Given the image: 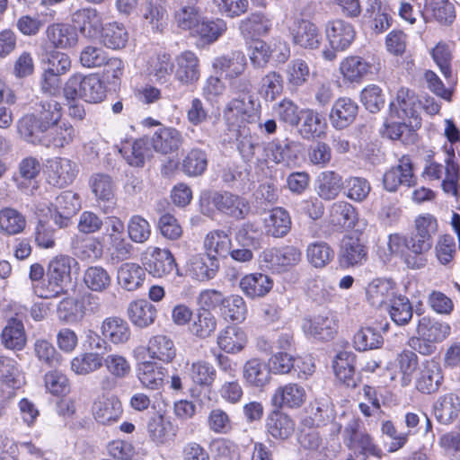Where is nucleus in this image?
<instances>
[{"label":"nucleus","mask_w":460,"mask_h":460,"mask_svg":"<svg viewBox=\"0 0 460 460\" xmlns=\"http://www.w3.org/2000/svg\"><path fill=\"white\" fill-rule=\"evenodd\" d=\"M61 118L62 107L58 102L41 101L36 103L33 113L24 115L18 121V132L27 140L60 122Z\"/></svg>","instance_id":"f257e3e1"},{"label":"nucleus","mask_w":460,"mask_h":460,"mask_svg":"<svg viewBox=\"0 0 460 460\" xmlns=\"http://www.w3.org/2000/svg\"><path fill=\"white\" fill-rule=\"evenodd\" d=\"M454 149L447 151L444 158V164L434 160H427L423 169V175L429 181H440V186L445 194L455 198L459 197L460 170L455 161Z\"/></svg>","instance_id":"f03ea898"},{"label":"nucleus","mask_w":460,"mask_h":460,"mask_svg":"<svg viewBox=\"0 0 460 460\" xmlns=\"http://www.w3.org/2000/svg\"><path fill=\"white\" fill-rule=\"evenodd\" d=\"M64 95L67 100L82 99L89 103H100L106 98V86L97 75L75 74L66 81Z\"/></svg>","instance_id":"7ed1b4c3"},{"label":"nucleus","mask_w":460,"mask_h":460,"mask_svg":"<svg viewBox=\"0 0 460 460\" xmlns=\"http://www.w3.org/2000/svg\"><path fill=\"white\" fill-rule=\"evenodd\" d=\"M75 260L69 256H57L49 265V287L39 296L44 298L57 297L64 294L63 283L70 279L71 262Z\"/></svg>","instance_id":"20e7f679"},{"label":"nucleus","mask_w":460,"mask_h":460,"mask_svg":"<svg viewBox=\"0 0 460 460\" xmlns=\"http://www.w3.org/2000/svg\"><path fill=\"white\" fill-rule=\"evenodd\" d=\"M76 136V131L68 121L58 122L45 132L36 134L26 141L47 147L63 148L70 145Z\"/></svg>","instance_id":"39448f33"},{"label":"nucleus","mask_w":460,"mask_h":460,"mask_svg":"<svg viewBox=\"0 0 460 460\" xmlns=\"http://www.w3.org/2000/svg\"><path fill=\"white\" fill-rule=\"evenodd\" d=\"M444 382L442 367L434 358L423 360L415 377V388L423 394L438 392Z\"/></svg>","instance_id":"423d86ee"},{"label":"nucleus","mask_w":460,"mask_h":460,"mask_svg":"<svg viewBox=\"0 0 460 460\" xmlns=\"http://www.w3.org/2000/svg\"><path fill=\"white\" fill-rule=\"evenodd\" d=\"M105 236L111 254L118 261H125L131 255L133 246L124 237V223L117 217H107Z\"/></svg>","instance_id":"0eeeda50"},{"label":"nucleus","mask_w":460,"mask_h":460,"mask_svg":"<svg viewBox=\"0 0 460 460\" xmlns=\"http://www.w3.org/2000/svg\"><path fill=\"white\" fill-rule=\"evenodd\" d=\"M258 117L252 95L232 99L224 111V118L229 124L252 123Z\"/></svg>","instance_id":"6e6552de"},{"label":"nucleus","mask_w":460,"mask_h":460,"mask_svg":"<svg viewBox=\"0 0 460 460\" xmlns=\"http://www.w3.org/2000/svg\"><path fill=\"white\" fill-rule=\"evenodd\" d=\"M90 186L98 206L105 214H111L116 207L115 183L105 173H95L90 179Z\"/></svg>","instance_id":"1a4fd4ad"},{"label":"nucleus","mask_w":460,"mask_h":460,"mask_svg":"<svg viewBox=\"0 0 460 460\" xmlns=\"http://www.w3.org/2000/svg\"><path fill=\"white\" fill-rule=\"evenodd\" d=\"M293 43L305 49H318L322 34L315 24L308 20L296 19L288 27Z\"/></svg>","instance_id":"9d476101"},{"label":"nucleus","mask_w":460,"mask_h":460,"mask_svg":"<svg viewBox=\"0 0 460 460\" xmlns=\"http://www.w3.org/2000/svg\"><path fill=\"white\" fill-rule=\"evenodd\" d=\"M345 441H349L348 447H358L364 455H371L381 457L382 450L374 443L373 438L362 430L361 422L358 420H351L344 429Z\"/></svg>","instance_id":"9b49d317"},{"label":"nucleus","mask_w":460,"mask_h":460,"mask_svg":"<svg viewBox=\"0 0 460 460\" xmlns=\"http://www.w3.org/2000/svg\"><path fill=\"white\" fill-rule=\"evenodd\" d=\"M211 202L218 211L236 219L244 218L250 210L245 199L229 191L214 192Z\"/></svg>","instance_id":"f8f14e48"},{"label":"nucleus","mask_w":460,"mask_h":460,"mask_svg":"<svg viewBox=\"0 0 460 460\" xmlns=\"http://www.w3.org/2000/svg\"><path fill=\"white\" fill-rule=\"evenodd\" d=\"M383 183L388 191H395L401 185L412 186L415 177L412 164L409 156H402L398 164L391 167L383 177Z\"/></svg>","instance_id":"ddd939ff"},{"label":"nucleus","mask_w":460,"mask_h":460,"mask_svg":"<svg viewBox=\"0 0 460 460\" xmlns=\"http://www.w3.org/2000/svg\"><path fill=\"white\" fill-rule=\"evenodd\" d=\"M367 247L360 235L351 233L341 240L340 250V261L345 267L362 264L367 260Z\"/></svg>","instance_id":"4468645a"},{"label":"nucleus","mask_w":460,"mask_h":460,"mask_svg":"<svg viewBox=\"0 0 460 460\" xmlns=\"http://www.w3.org/2000/svg\"><path fill=\"white\" fill-rule=\"evenodd\" d=\"M305 333L319 340L329 341L333 339L337 332V323L329 314H321L310 318H305L302 323Z\"/></svg>","instance_id":"2eb2a0df"},{"label":"nucleus","mask_w":460,"mask_h":460,"mask_svg":"<svg viewBox=\"0 0 460 460\" xmlns=\"http://www.w3.org/2000/svg\"><path fill=\"white\" fill-rule=\"evenodd\" d=\"M92 412L98 423L112 425L118 422L122 415V404L116 396H102L93 402Z\"/></svg>","instance_id":"dca6fc26"},{"label":"nucleus","mask_w":460,"mask_h":460,"mask_svg":"<svg viewBox=\"0 0 460 460\" xmlns=\"http://www.w3.org/2000/svg\"><path fill=\"white\" fill-rule=\"evenodd\" d=\"M145 265L146 270L155 278L166 277L177 269L172 253L167 249L158 247L151 249Z\"/></svg>","instance_id":"f3484780"},{"label":"nucleus","mask_w":460,"mask_h":460,"mask_svg":"<svg viewBox=\"0 0 460 460\" xmlns=\"http://www.w3.org/2000/svg\"><path fill=\"white\" fill-rule=\"evenodd\" d=\"M306 400L305 389L296 383H289L278 387L272 397V404L277 408H299Z\"/></svg>","instance_id":"a211bd4d"},{"label":"nucleus","mask_w":460,"mask_h":460,"mask_svg":"<svg viewBox=\"0 0 460 460\" xmlns=\"http://www.w3.org/2000/svg\"><path fill=\"white\" fill-rule=\"evenodd\" d=\"M326 37L332 49L345 50L355 39L354 27L342 20L329 22L325 27Z\"/></svg>","instance_id":"6ab92c4d"},{"label":"nucleus","mask_w":460,"mask_h":460,"mask_svg":"<svg viewBox=\"0 0 460 460\" xmlns=\"http://www.w3.org/2000/svg\"><path fill=\"white\" fill-rule=\"evenodd\" d=\"M75 175V164L69 159L57 157L49 161L48 170V181L49 184L63 188L72 183Z\"/></svg>","instance_id":"aec40b11"},{"label":"nucleus","mask_w":460,"mask_h":460,"mask_svg":"<svg viewBox=\"0 0 460 460\" xmlns=\"http://www.w3.org/2000/svg\"><path fill=\"white\" fill-rule=\"evenodd\" d=\"M0 340L5 349L22 350L27 342V335L22 321L18 317L8 318L2 330Z\"/></svg>","instance_id":"412c9836"},{"label":"nucleus","mask_w":460,"mask_h":460,"mask_svg":"<svg viewBox=\"0 0 460 460\" xmlns=\"http://www.w3.org/2000/svg\"><path fill=\"white\" fill-rule=\"evenodd\" d=\"M177 9L174 13V22L180 29L193 31L202 17L200 7L197 5L199 0H175Z\"/></svg>","instance_id":"4be33fe9"},{"label":"nucleus","mask_w":460,"mask_h":460,"mask_svg":"<svg viewBox=\"0 0 460 460\" xmlns=\"http://www.w3.org/2000/svg\"><path fill=\"white\" fill-rule=\"evenodd\" d=\"M175 78L182 84H192L200 76L199 60L192 51H184L176 58Z\"/></svg>","instance_id":"5701e85b"},{"label":"nucleus","mask_w":460,"mask_h":460,"mask_svg":"<svg viewBox=\"0 0 460 460\" xmlns=\"http://www.w3.org/2000/svg\"><path fill=\"white\" fill-rule=\"evenodd\" d=\"M433 412L440 424L453 423L460 414V397L455 393L439 396L433 405Z\"/></svg>","instance_id":"b1692460"},{"label":"nucleus","mask_w":460,"mask_h":460,"mask_svg":"<svg viewBox=\"0 0 460 460\" xmlns=\"http://www.w3.org/2000/svg\"><path fill=\"white\" fill-rule=\"evenodd\" d=\"M183 143L181 133L172 127L159 128L151 138L153 148L157 153L168 155L176 152Z\"/></svg>","instance_id":"393cba45"},{"label":"nucleus","mask_w":460,"mask_h":460,"mask_svg":"<svg viewBox=\"0 0 460 460\" xmlns=\"http://www.w3.org/2000/svg\"><path fill=\"white\" fill-rule=\"evenodd\" d=\"M300 121L298 132L304 139L314 140L325 135L327 123L317 111L312 109L301 110Z\"/></svg>","instance_id":"a878e982"},{"label":"nucleus","mask_w":460,"mask_h":460,"mask_svg":"<svg viewBox=\"0 0 460 460\" xmlns=\"http://www.w3.org/2000/svg\"><path fill=\"white\" fill-rule=\"evenodd\" d=\"M272 22L262 13H251L239 22V31L245 40H256L270 33Z\"/></svg>","instance_id":"bb28decb"},{"label":"nucleus","mask_w":460,"mask_h":460,"mask_svg":"<svg viewBox=\"0 0 460 460\" xmlns=\"http://www.w3.org/2000/svg\"><path fill=\"white\" fill-rule=\"evenodd\" d=\"M433 242H429L411 233L407 237L406 249L410 253L404 256V262L410 269H421L427 263L425 253L432 247Z\"/></svg>","instance_id":"cd10ccee"},{"label":"nucleus","mask_w":460,"mask_h":460,"mask_svg":"<svg viewBox=\"0 0 460 460\" xmlns=\"http://www.w3.org/2000/svg\"><path fill=\"white\" fill-rule=\"evenodd\" d=\"M358 114V105L349 98H340L332 105L330 112L332 126L339 130L349 127Z\"/></svg>","instance_id":"c85d7f7f"},{"label":"nucleus","mask_w":460,"mask_h":460,"mask_svg":"<svg viewBox=\"0 0 460 460\" xmlns=\"http://www.w3.org/2000/svg\"><path fill=\"white\" fill-rule=\"evenodd\" d=\"M137 377L145 388L159 390L165 384L168 371L155 362L145 361L138 366Z\"/></svg>","instance_id":"c756f323"},{"label":"nucleus","mask_w":460,"mask_h":460,"mask_svg":"<svg viewBox=\"0 0 460 460\" xmlns=\"http://www.w3.org/2000/svg\"><path fill=\"white\" fill-rule=\"evenodd\" d=\"M72 21L79 27L80 31L89 37H95L102 29V16L94 8L87 7L75 11Z\"/></svg>","instance_id":"7c9ffc66"},{"label":"nucleus","mask_w":460,"mask_h":460,"mask_svg":"<svg viewBox=\"0 0 460 460\" xmlns=\"http://www.w3.org/2000/svg\"><path fill=\"white\" fill-rule=\"evenodd\" d=\"M218 269V259L210 253L197 254L190 261V274L199 281L214 279Z\"/></svg>","instance_id":"2f4dec72"},{"label":"nucleus","mask_w":460,"mask_h":460,"mask_svg":"<svg viewBox=\"0 0 460 460\" xmlns=\"http://www.w3.org/2000/svg\"><path fill=\"white\" fill-rule=\"evenodd\" d=\"M213 68L225 74L226 78H235L241 75L247 66L245 55L241 51L217 57L213 61Z\"/></svg>","instance_id":"473e14b6"},{"label":"nucleus","mask_w":460,"mask_h":460,"mask_svg":"<svg viewBox=\"0 0 460 460\" xmlns=\"http://www.w3.org/2000/svg\"><path fill=\"white\" fill-rule=\"evenodd\" d=\"M127 314L135 326L146 328L155 323L157 310L149 301L138 299L129 303Z\"/></svg>","instance_id":"72a5a7b5"},{"label":"nucleus","mask_w":460,"mask_h":460,"mask_svg":"<svg viewBox=\"0 0 460 460\" xmlns=\"http://www.w3.org/2000/svg\"><path fill=\"white\" fill-rule=\"evenodd\" d=\"M146 279V269L134 262L122 263L117 271L118 284L127 291H135Z\"/></svg>","instance_id":"f704fd0d"},{"label":"nucleus","mask_w":460,"mask_h":460,"mask_svg":"<svg viewBox=\"0 0 460 460\" xmlns=\"http://www.w3.org/2000/svg\"><path fill=\"white\" fill-rule=\"evenodd\" d=\"M271 279L262 273H250L243 276L239 287L243 293L250 298H258L266 296L272 288Z\"/></svg>","instance_id":"c9c22d12"},{"label":"nucleus","mask_w":460,"mask_h":460,"mask_svg":"<svg viewBox=\"0 0 460 460\" xmlns=\"http://www.w3.org/2000/svg\"><path fill=\"white\" fill-rule=\"evenodd\" d=\"M368 303L373 307H382L387 305L395 296L393 282L387 279H376L370 282L366 288Z\"/></svg>","instance_id":"e433bc0d"},{"label":"nucleus","mask_w":460,"mask_h":460,"mask_svg":"<svg viewBox=\"0 0 460 460\" xmlns=\"http://www.w3.org/2000/svg\"><path fill=\"white\" fill-rule=\"evenodd\" d=\"M451 327L448 323L423 316L418 321L416 334L422 335L428 341L436 344L442 342L450 334Z\"/></svg>","instance_id":"4c0bfd02"},{"label":"nucleus","mask_w":460,"mask_h":460,"mask_svg":"<svg viewBox=\"0 0 460 460\" xmlns=\"http://www.w3.org/2000/svg\"><path fill=\"white\" fill-rule=\"evenodd\" d=\"M127 163L131 166L141 167L152 156L148 141L145 138L126 141L119 149Z\"/></svg>","instance_id":"58836bf2"},{"label":"nucleus","mask_w":460,"mask_h":460,"mask_svg":"<svg viewBox=\"0 0 460 460\" xmlns=\"http://www.w3.org/2000/svg\"><path fill=\"white\" fill-rule=\"evenodd\" d=\"M291 217L283 208L277 207L270 210L264 219V229L268 235L275 238L286 236L291 228Z\"/></svg>","instance_id":"ea45409f"},{"label":"nucleus","mask_w":460,"mask_h":460,"mask_svg":"<svg viewBox=\"0 0 460 460\" xmlns=\"http://www.w3.org/2000/svg\"><path fill=\"white\" fill-rule=\"evenodd\" d=\"M101 332L105 340L113 344L126 343L130 338L128 323L119 317H108L102 323Z\"/></svg>","instance_id":"a19ab883"},{"label":"nucleus","mask_w":460,"mask_h":460,"mask_svg":"<svg viewBox=\"0 0 460 460\" xmlns=\"http://www.w3.org/2000/svg\"><path fill=\"white\" fill-rule=\"evenodd\" d=\"M356 358L351 352H340L334 361L333 369L336 376L347 386H356Z\"/></svg>","instance_id":"79ce46f5"},{"label":"nucleus","mask_w":460,"mask_h":460,"mask_svg":"<svg viewBox=\"0 0 460 460\" xmlns=\"http://www.w3.org/2000/svg\"><path fill=\"white\" fill-rule=\"evenodd\" d=\"M246 343V333L238 326H228L217 336L219 348L226 353H237L245 347Z\"/></svg>","instance_id":"37998d69"},{"label":"nucleus","mask_w":460,"mask_h":460,"mask_svg":"<svg viewBox=\"0 0 460 460\" xmlns=\"http://www.w3.org/2000/svg\"><path fill=\"white\" fill-rule=\"evenodd\" d=\"M147 431L155 444L164 445L174 438L178 427L163 416H157L148 421Z\"/></svg>","instance_id":"c03bdc74"},{"label":"nucleus","mask_w":460,"mask_h":460,"mask_svg":"<svg viewBox=\"0 0 460 460\" xmlns=\"http://www.w3.org/2000/svg\"><path fill=\"white\" fill-rule=\"evenodd\" d=\"M330 223L338 228H353L357 221L356 208L346 201H338L330 208Z\"/></svg>","instance_id":"a18cd8bd"},{"label":"nucleus","mask_w":460,"mask_h":460,"mask_svg":"<svg viewBox=\"0 0 460 460\" xmlns=\"http://www.w3.org/2000/svg\"><path fill=\"white\" fill-rule=\"evenodd\" d=\"M396 106L399 108V111H396L398 118L402 119L412 118L417 120L420 101L412 91L408 88H401L397 92L396 103L391 102V110L393 111Z\"/></svg>","instance_id":"49530a36"},{"label":"nucleus","mask_w":460,"mask_h":460,"mask_svg":"<svg viewBox=\"0 0 460 460\" xmlns=\"http://www.w3.org/2000/svg\"><path fill=\"white\" fill-rule=\"evenodd\" d=\"M226 31V22L224 20L201 17L190 34L199 37L203 42L210 44L217 40Z\"/></svg>","instance_id":"de8ad7c7"},{"label":"nucleus","mask_w":460,"mask_h":460,"mask_svg":"<svg viewBox=\"0 0 460 460\" xmlns=\"http://www.w3.org/2000/svg\"><path fill=\"white\" fill-rule=\"evenodd\" d=\"M243 376L249 385L262 387L270 382V370L262 360L252 358L243 365Z\"/></svg>","instance_id":"09e8293b"},{"label":"nucleus","mask_w":460,"mask_h":460,"mask_svg":"<svg viewBox=\"0 0 460 460\" xmlns=\"http://www.w3.org/2000/svg\"><path fill=\"white\" fill-rule=\"evenodd\" d=\"M268 432L275 438L287 439L295 430V423L291 418L281 411H272L267 418Z\"/></svg>","instance_id":"8fccbe9b"},{"label":"nucleus","mask_w":460,"mask_h":460,"mask_svg":"<svg viewBox=\"0 0 460 460\" xmlns=\"http://www.w3.org/2000/svg\"><path fill=\"white\" fill-rule=\"evenodd\" d=\"M47 38L56 48L66 49L77 42L75 29L67 24H52L46 31Z\"/></svg>","instance_id":"3c124183"},{"label":"nucleus","mask_w":460,"mask_h":460,"mask_svg":"<svg viewBox=\"0 0 460 460\" xmlns=\"http://www.w3.org/2000/svg\"><path fill=\"white\" fill-rule=\"evenodd\" d=\"M342 188L341 176L333 171H326L319 176L316 192L321 199L332 200L338 197Z\"/></svg>","instance_id":"603ef678"},{"label":"nucleus","mask_w":460,"mask_h":460,"mask_svg":"<svg viewBox=\"0 0 460 460\" xmlns=\"http://www.w3.org/2000/svg\"><path fill=\"white\" fill-rule=\"evenodd\" d=\"M147 351L152 358L171 362L176 356L173 341L165 335L152 337L147 344Z\"/></svg>","instance_id":"864d4df0"},{"label":"nucleus","mask_w":460,"mask_h":460,"mask_svg":"<svg viewBox=\"0 0 460 460\" xmlns=\"http://www.w3.org/2000/svg\"><path fill=\"white\" fill-rule=\"evenodd\" d=\"M101 39L103 45L111 49H119L126 46L128 33L122 23L109 22L102 29Z\"/></svg>","instance_id":"5fc2aeb1"},{"label":"nucleus","mask_w":460,"mask_h":460,"mask_svg":"<svg viewBox=\"0 0 460 460\" xmlns=\"http://www.w3.org/2000/svg\"><path fill=\"white\" fill-rule=\"evenodd\" d=\"M26 226L25 217L13 208H4L0 210V233L6 235H15L22 233Z\"/></svg>","instance_id":"6e6d98bb"},{"label":"nucleus","mask_w":460,"mask_h":460,"mask_svg":"<svg viewBox=\"0 0 460 460\" xmlns=\"http://www.w3.org/2000/svg\"><path fill=\"white\" fill-rule=\"evenodd\" d=\"M232 241L229 234L223 230H213L209 232L204 240L206 253H210L215 257L219 256L226 258L230 252Z\"/></svg>","instance_id":"4d7b16f0"},{"label":"nucleus","mask_w":460,"mask_h":460,"mask_svg":"<svg viewBox=\"0 0 460 460\" xmlns=\"http://www.w3.org/2000/svg\"><path fill=\"white\" fill-rule=\"evenodd\" d=\"M84 285L93 292H103L111 286V277L102 266L88 267L83 276Z\"/></svg>","instance_id":"13d9d810"},{"label":"nucleus","mask_w":460,"mask_h":460,"mask_svg":"<svg viewBox=\"0 0 460 460\" xmlns=\"http://www.w3.org/2000/svg\"><path fill=\"white\" fill-rule=\"evenodd\" d=\"M396 363L401 374V384L402 386H408L414 373L419 370V357L414 351L403 349L397 355Z\"/></svg>","instance_id":"bf43d9fd"},{"label":"nucleus","mask_w":460,"mask_h":460,"mask_svg":"<svg viewBox=\"0 0 460 460\" xmlns=\"http://www.w3.org/2000/svg\"><path fill=\"white\" fill-rule=\"evenodd\" d=\"M306 258L314 268H324L334 258L333 249L325 242H314L306 248Z\"/></svg>","instance_id":"052dcab7"},{"label":"nucleus","mask_w":460,"mask_h":460,"mask_svg":"<svg viewBox=\"0 0 460 460\" xmlns=\"http://www.w3.org/2000/svg\"><path fill=\"white\" fill-rule=\"evenodd\" d=\"M285 74L288 86L291 89H297L307 82L310 68L305 60L296 58L288 63Z\"/></svg>","instance_id":"680f3d73"},{"label":"nucleus","mask_w":460,"mask_h":460,"mask_svg":"<svg viewBox=\"0 0 460 460\" xmlns=\"http://www.w3.org/2000/svg\"><path fill=\"white\" fill-rule=\"evenodd\" d=\"M102 356L97 352H84L71 360V369L76 375L85 376L102 367Z\"/></svg>","instance_id":"e2e57ef3"},{"label":"nucleus","mask_w":460,"mask_h":460,"mask_svg":"<svg viewBox=\"0 0 460 460\" xmlns=\"http://www.w3.org/2000/svg\"><path fill=\"white\" fill-rule=\"evenodd\" d=\"M207 154L199 148L191 149L183 158L181 170L188 176H199L207 169Z\"/></svg>","instance_id":"0e129e2a"},{"label":"nucleus","mask_w":460,"mask_h":460,"mask_svg":"<svg viewBox=\"0 0 460 460\" xmlns=\"http://www.w3.org/2000/svg\"><path fill=\"white\" fill-rule=\"evenodd\" d=\"M220 311L228 321L242 322L245 319L247 307L242 296L232 295L224 298Z\"/></svg>","instance_id":"69168bd1"},{"label":"nucleus","mask_w":460,"mask_h":460,"mask_svg":"<svg viewBox=\"0 0 460 460\" xmlns=\"http://www.w3.org/2000/svg\"><path fill=\"white\" fill-rule=\"evenodd\" d=\"M58 317L67 324H76L84 319V312L79 300L65 298L58 305Z\"/></svg>","instance_id":"338daca9"},{"label":"nucleus","mask_w":460,"mask_h":460,"mask_svg":"<svg viewBox=\"0 0 460 460\" xmlns=\"http://www.w3.org/2000/svg\"><path fill=\"white\" fill-rule=\"evenodd\" d=\"M340 70L345 78L353 82L366 75L370 70V66L362 58L349 57L341 63Z\"/></svg>","instance_id":"774afa93"}]
</instances>
